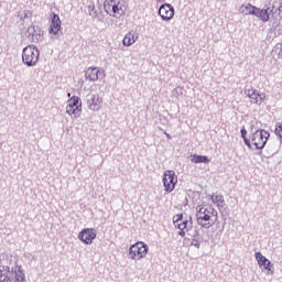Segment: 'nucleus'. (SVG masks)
<instances>
[{"label": "nucleus", "mask_w": 282, "mask_h": 282, "mask_svg": "<svg viewBox=\"0 0 282 282\" xmlns=\"http://www.w3.org/2000/svg\"><path fill=\"white\" fill-rule=\"evenodd\" d=\"M250 140L258 151H262V149H265L268 140H270V132L264 129H258L251 134Z\"/></svg>", "instance_id": "0eeeda50"}, {"label": "nucleus", "mask_w": 282, "mask_h": 282, "mask_svg": "<svg viewBox=\"0 0 282 282\" xmlns=\"http://www.w3.org/2000/svg\"><path fill=\"white\" fill-rule=\"evenodd\" d=\"M185 202H188V198H185Z\"/></svg>", "instance_id": "2f4dec72"}, {"label": "nucleus", "mask_w": 282, "mask_h": 282, "mask_svg": "<svg viewBox=\"0 0 282 282\" xmlns=\"http://www.w3.org/2000/svg\"><path fill=\"white\" fill-rule=\"evenodd\" d=\"M104 10L109 17H117V19L124 17L127 12L122 0H104Z\"/></svg>", "instance_id": "39448f33"}, {"label": "nucleus", "mask_w": 282, "mask_h": 282, "mask_svg": "<svg viewBox=\"0 0 282 282\" xmlns=\"http://www.w3.org/2000/svg\"><path fill=\"white\" fill-rule=\"evenodd\" d=\"M66 106V113L74 116V118H80L83 111V100L78 96H73L68 99Z\"/></svg>", "instance_id": "1a4fd4ad"}, {"label": "nucleus", "mask_w": 282, "mask_h": 282, "mask_svg": "<svg viewBox=\"0 0 282 282\" xmlns=\"http://www.w3.org/2000/svg\"><path fill=\"white\" fill-rule=\"evenodd\" d=\"M88 14L91 19H98V11L96 10V6L94 3L88 6Z\"/></svg>", "instance_id": "5701e85b"}, {"label": "nucleus", "mask_w": 282, "mask_h": 282, "mask_svg": "<svg viewBox=\"0 0 282 282\" xmlns=\"http://www.w3.org/2000/svg\"><path fill=\"white\" fill-rule=\"evenodd\" d=\"M270 14L272 19L279 21V8H275L272 3L264 6L263 9L258 8L256 10L254 17L260 19V21H262L263 23H268V21H270Z\"/></svg>", "instance_id": "423d86ee"}, {"label": "nucleus", "mask_w": 282, "mask_h": 282, "mask_svg": "<svg viewBox=\"0 0 282 282\" xmlns=\"http://www.w3.org/2000/svg\"><path fill=\"white\" fill-rule=\"evenodd\" d=\"M25 19H32V11L24 10L22 13H20V21H25Z\"/></svg>", "instance_id": "393cba45"}, {"label": "nucleus", "mask_w": 282, "mask_h": 282, "mask_svg": "<svg viewBox=\"0 0 282 282\" xmlns=\"http://www.w3.org/2000/svg\"><path fill=\"white\" fill-rule=\"evenodd\" d=\"M87 106L90 111H99L100 105H102V99L98 95L88 94L86 96Z\"/></svg>", "instance_id": "f3484780"}, {"label": "nucleus", "mask_w": 282, "mask_h": 282, "mask_svg": "<svg viewBox=\"0 0 282 282\" xmlns=\"http://www.w3.org/2000/svg\"><path fill=\"white\" fill-rule=\"evenodd\" d=\"M149 252V246L142 241H138L137 243L130 246L129 248V259L134 261H140V259H144Z\"/></svg>", "instance_id": "6e6552de"}, {"label": "nucleus", "mask_w": 282, "mask_h": 282, "mask_svg": "<svg viewBox=\"0 0 282 282\" xmlns=\"http://www.w3.org/2000/svg\"><path fill=\"white\" fill-rule=\"evenodd\" d=\"M159 15L162 21H171L173 17H175V8H173L170 3H164L159 8Z\"/></svg>", "instance_id": "dca6fc26"}, {"label": "nucleus", "mask_w": 282, "mask_h": 282, "mask_svg": "<svg viewBox=\"0 0 282 282\" xmlns=\"http://www.w3.org/2000/svg\"><path fill=\"white\" fill-rule=\"evenodd\" d=\"M213 217H217V210H215V208H204L199 206L196 208V221L200 228L208 229L215 226L217 218L213 219Z\"/></svg>", "instance_id": "f03ea898"}, {"label": "nucleus", "mask_w": 282, "mask_h": 282, "mask_svg": "<svg viewBox=\"0 0 282 282\" xmlns=\"http://www.w3.org/2000/svg\"><path fill=\"white\" fill-rule=\"evenodd\" d=\"M246 94L253 105H262L263 100H265V94H261L254 88L247 89Z\"/></svg>", "instance_id": "6ab92c4d"}, {"label": "nucleus", "mask_w": 282, "mask_h": 282, "mask_svg": "<svg viewBox=\"0 0 282 282\" xmlns=\"http://www.w3.org/2000/svg\"><path fill=\"white\" fill-rule=\"evenodd\" d=\"M41 51L34 45H28L22 51V63L26 67H36Z\"/></svg>", "instance_id": "20e7f679"}, {"label": "nucleus", "mask_w": 282, "mask_h": 282, "mask_svg": "<svg viewBox=\"0 0 282 282\" xmlns=\"http://www.w3.org/2000/svg\"><path fill=\"white\" fill-rule=\"evenodd\" d=\"M173 224L178 228V236L186 237V232L193 228V216L176 214L173 216Z\"/></svg>", "instance_id": "7ed1b4c3"}, {"label": "nucleus", "mask_w": 282, "mask_h": 282, "mask_svg": "<svg viewBox=\"0 0 282 282\" xmlns=\"http://www.w3.org/2000/svg\"><path fill=\"white\" fill-rule=\"evenodd\" d=\"M85 78L90 83H96L99 79L102 80L105 78V70L101 72L98 67H88L85 72Z\"/></svg>", "instance_id": "2eb2a0df"}, {"label": "nucleus", "mask_w": 282, "mask_h": 282, "mask_svg": "<svg viewBox=\"0 0 282 282\" xmlns=\"http://www.w3.org/2000/svg\"><path fill=\"white\" fill-rule=\"evenodd\" d=\"M163 186L165 193H173V191H175V186H177V175H175V171L167 170L164 172Z\"/></svg>", "instance_id": "9b49d317"}, {"label": "nucleus", "mask_w": 282, "mask_h": 282, "mask_svg": "<svg viewBox=\"0 0 282 282\" xmlns=\"http://www.w3.org/2000/svg\"><path fill=\"white\" fill-rule=\"evenodd\" d=\"M212 202H213V204H217L220 212H221V208H224V206H226V200L224 199V195H221V194L212 195Z\"/></svg>", "instance_id": "4be33fe9"}, {"label": "nucleus", "mask_w": 282, "mask_h": 282, "mask_svg": "<svg viewBox=\"0 0 282 282\" xmlns=\"http://www.w3.org/2000/svg\"><path fill=\"white\" fill-rule=\"evenodd\" d=\"M96 237H98V232L95 228H84L78 234L79 241L85 243V246H91Z\"/></svg>", "instance_id": "f8f14e48"}, {"label": "nucleus", "mask_w": 282, "mask_h": 282, "mask_svg": "<svg viewBox=\"0 0 282 282\" xmlns=\"http://www.w3.org/2000/svg\"><path fill=\"white\" fill-rule=\"evenodd\" d=\"M158 3H163V1H166V0H155Z\"/></svg>", "instance_id": "7c9ffc66"}, {"label": "nucleus", "mask_w": 282, "mask_h": 282, "mask_svg": "<svg viewBox=\"0 0 282 282\" xmlns=\"http://www.w3.org/2000/svg\"><path fill=\"white\" fill-rule=\"evenodd\" d=\"M26 36H31L33 43H39L43 39V31L39 25H31L26 29Z\"/></svg>", "instance_id": "a211bd4d"}, {"label": "nucleus", "mask_w": 282, "mask_h": 282, "mask_svg": "<svg viewBox=\"0 0 282 282\" xmlns=\"http://www.w3.org/2000/svg\"><path fill=\"white\" fill-rule=\"evenodd\" d=\"M254 257L261 270H265L267 272L274 274V264H272V262L269 261L265 256L261 254V251L256 252Z\"/></svg>", "instance_id": "4468645a"}, {"label": "nucleus", "mask_w": 282, "mask_h": 282, "mask_svg": "<svg viewBox=\"0 0 282 282\" xmlns=\"http://www.w3.org/2000/svg\"><path fill=\"white\" fill-rule=\"evenodd\" d=\"M242 140L248 149H252V143L250 142V139H248V137L242 138Z\"/></svg>", "instance_id": "cd10ccee"}, {"label": "nucleus", "mask_w": 282, "mask_h": 282, "mask_svg": "<svg viewBox=\"0 0 282 282\" xmlns=\"http://www.w3.org/2000/svg\"><path fill=\"white\" fill-rule=\"evenodd\" d=\"M187 237L192 240L191 246H194V248H197V250L202 248V243H204V236L199 232L197 227H192L187 231Z\"/></svg>", "instance_id": "ddd939ff"}, {"label": "nucleus", "mask_w": 282, "mask_h": 282, "mask_svg": "<svg viewBox=\"0 0 282 282\" xmlns=\"http://www.w3.org/2000/svg\"><path fill=\"white\" fill-rule=\"evenodd\" d=\"M183 94H184V88H182V86H177L176 88L173 89L174 98H180V96H183Z\"/></svg>", "instance_id": "a878e982"}, {"label": "nucleus", "mask_w": 282, "mask_h": 282, "mask_svg": "<svg viewBox=\"0 0 282 282\" xmlns=\"http://www.w3.org/2000/svg\"><path fill=\"white\" fill-rule=\"evenodd\" d=\"M25 270L22 265L15 264L11 268L8 265H0V282H24Z\"/></svg>", "instance_id": "f257e3e1"}, {"label": "nucleus", "mask_w": 282, "mask_h": 282, "mask_svg": "<svg viewBox=\"0 0 282 282\" xmlns=\"http://www.w3.org/2000/svg\"><path fill=\"white\" fill-rule=\"evenodd\" d=\"M275 135H278V138L282 140V122H278L275 124Z\"/></svg>", "instance_id": "bb28decb"}, {"label": "nucleus", "mask_w": 282, "mask_h": 282, "mask_svg": "<svg viewBox=\"0 0 282 282\" xmlns=\"http://www.w3.org/2000/svg\"><path fill=\"white\" fill-rule=\"evenodd\" d=\"M240 135L241 138H247L248 135V130H246V127H242L241 130H240Z\"/></svg>", "instance_id": "c85d7f7f"}, {"label": "nucleus", "mask_w": 282, "mask_h": 282, "mask_svg": "<svg viewBox=\"0 0 282 282\" xmlns=\"http://www.w3.org/2000/svg\"><path fill=\"white\" fill-rule=\"evenodd\" d=\"M63 23L61 22V17L53 12L51 14V24L48 28V34L55 36V39H63Z\"/></svg>", "instance_id": "9d476101"}, {"label": "nucleus", "mask_w": 282, "mask_h": 282, "mask_svg": "<svg viewBox=\"0 0 282 282\" xmlns=\"http://www.w3.org/2000/svg\"><path fill=\"white\" fill-rule=\"evenodd\" d=\"M257 7L256 6H252L250 3H248L246 7H245V10H246V14H251L252 17H254L257 14Z\"/></svg>", "instance_id": "b1692460"}, {"label": "nucleus", "mask_w": 282, "mask_h": 282, "mask_svg": "<svg viewBox=\"0 0 282 282\" xmlns=\"http://www.w3.org/2000/svg\"><path fill=\"white\" fill-rule=\"evenodd\" d=\"M191 162L193 164H210V159L206 155L194 154L191 155Z\"/></svg>", "instance_id": "412c9836"}, {"label": "nucleus", "mask_w": 282, "mask_h": 282, "mask_svg": "<svg viewBox=\"0 0 282 282\" xmlns=\"http://www.w3.org/2000/svg\"><path fill=\"white\" fill-rule=\"evenodd\" d=\"M164 135L167 138V140H171V134L169 132H164Z\"/></svg>", "instance_id": "c756f323"}, {"label": "nucleus", "mask_w": 282, "mask_h": 282, "mask_svg": "<svg viewBox=\"0 0 282 282\" xmlns=\"http://www.w3.org/2000/svg\"><path fill=\"white\" fill-rule=\"evenodd\" d=\"M135 41H138V34L135 31H130L124 35L122 43L126 47H131Z\"/></svg>", "instance_id": "aec40b11"}]
</instances>
